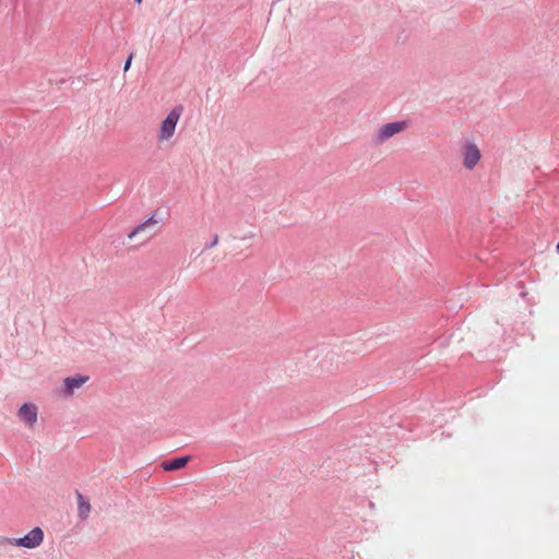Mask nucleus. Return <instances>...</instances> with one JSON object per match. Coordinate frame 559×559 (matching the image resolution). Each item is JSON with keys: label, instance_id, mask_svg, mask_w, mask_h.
<instances>
[{"label": "nucleus", "instance_id": "7", "mask_svg": "<svg viewBox=\"0 0 559 559\" xmlns=\"http://www.w3.org/2000/svg\"><path fill=\"white\" fill-rule=\"evenodd\" d=\"M76 498L79 516L85 520L91 511V504L80 492H78Z\"/></svg>", "mask_w": 559, "mask_h": 559}, {"label": "nucleus", "instance_id": "10", "mask_svg": "<svg viewBox=\"0 0 559 559\" xmlns=\"http://www.w3.org/2000/svg\"><path fill=\"white\" fill-rule=\"evenodd\" d=\"M131 60H132V56H129V58L127 59L126 64H124V71H127L130 68Z\"/></svg>", "mask_w": 559, "mask_h": 559}, {"label": "nucleus", "instance_id": "4", "mask_svg": "<svg viewBox=\"0 0 559 559\" xmlns=\"http://www.w3.org/2000/svg\"><path fill=\"white\" fill-rule=\"evenodd\" d=\"M480 151L475 143H466L462 148L463 166L473 169L480 160Z\"/></svg>", "mask_w": 559, "mask_h": 559}, {"label": "nucleus", "instance_id": "1", "mask_svg": "<svg viewBox=\"0 0 559 559\" xmlns=\"http://www.w3.org/2000/svg\"><path fill=\"white\" fill-rule=\"evenodd\" d=\"M44 531L40 527H34L25 536L20 538H9L0 536V549L5 550L8 546L23 547L26 549H35L44 542Z\"/></svg>", "mask_w": 559, "mask_h": 559}, {"label": "nucleus", "instance_id": "5", "mask_svg": "<svg viewBox=\"0 0 559 559\" xmlns=\"http://www.w3.org/2000/svg\"><path fill=\"white\" fill-rule=\"evenodd\" d=\"M19 416L25 424L33 427L37 421V407L34 404L25 403L21 406Z\"/></svg>", "mask_w": 559, "mask_h": 559}, {"label": "nucleus", "instance_id": "6", "mask_svg": "<svg viewBox=\"0 0 559 559\" xmlns=\"http://www.w3.org/2000/svg\"><path fill=\"white\" fill-rule=\"evenodd\" d=\"M87 380H88V377H85V376H76V377L66 378L64 386H66L67 394L72 395L73 391L75 389L81 388Z\"/></svg>", "mask_w": 559, "mask_h": 559}, {"label": "nucleus", "instance_id": "8", "mask_svg": "<svg viewBox=\"0 0 559 559\" xmlns=\"http://www.w3.org/2000/svg\"><path fill=\"white\" fill-rule=\"evenodd\" d=\"M157 224V221L153 217H150L139 226H136L132 231L129 233L128 238L132 240L136 235L145 231L147 228L154 227Z\"/></svg>", "mask_w": 559, "mask_h": 559}, {"label": "nucleus", "instance_id": "2", "mask_svg": "<svg viewBox=\"0 0 559 559\" xmlns=\"http://www.w3.org/2000/svg\"><path fill=\"white\" fill-rule=\"evenodd\" d=\"M182 110L181 106L174 107L160 122L157 132L158 142H167L174 136L177 123L182 115Z\"/></svg>", "mask_w": 559, "mask_h": 559}, {"label": "nucleus", "instance_id": "11", "mask_svg": "<svg viewBox=\"0 0 559 559\" xmlns=\"http://www.w3.org/2000/svg\"><path fill=\"white\" fill-rule=\"evenodd\" d=\"M135 2H136V3H141V2H142V0H135Z\"/></svg>", "mask_w": 559, "mask_h": 559}, {"label": "nucleus", "instance_id": "9", "mask_svg": "<svg viewBox=\"0 0 559 559\" xmlns=\"http://www.w3.org/2000/svg\"><path fill=\"white\" fill-rule=\"evenodd\" d=\"M188 460H189V457H187V456L177 457V459H174V460H171L169 462H165L163 464V467H164L165 471L180 469V468L186 466V464L188 463Z\"/></svg>", "mask_w": 559, "mask_h": 559}, {"label": "nucleus", "instance_id": "3", "mask_svg": "<svg viewBox=\"0 0 559 559\" xmlns=\"http://www.w3.org/2000/svg\"><path fill=\"white\" fill-rule=\"evenodd\" d=\"M408 124L406 121L389 122L380 127L374 133L373 140L377 144H383L392 136L405 131Z\"/></svg>", "mask_w": 559, "mask_h": 559}]
</instances>
